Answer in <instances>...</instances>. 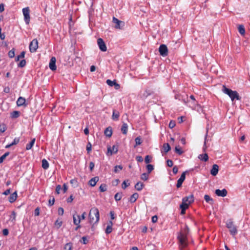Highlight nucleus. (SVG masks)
Wrapping results in <instances>:
<instances>
[{"mask_svg":"<svg viewBox=\"0 0 250 250\" xmlns=\"http://www.w3.org/2000/svg\"><path fill=\"white\" fill-rule=\"evenodd\" d=\"M177 239L180 250H185L188 245L187 233L183 231L179 232L177 235Z\"/></svg>","mask_w":250,"mask_h":250,"instance_id":"obj_1","label":"nucleus"},{"mask_svg":"<svg viewBox=\"0 0 250 250\" xmlns=\"http://www.w3.org/2000/svg\"><path fill=\"white\" fill-rule=\"evenodd\" d=\"M89 222L92 223H98L100 219L99 211L97 208H91L89 213Z\"/></svg>","mask_w":250,"mask_h":250,"instance_id":"obj_2","label":"nucleus"},{"mask_svg":"<svg viewBox=\"0 0 250 250\" xmlns=\"http://www.w3.org/2000/svg\"><path fill=\"white\" fill-rule=\"evenodd\" d=\"M223 92L227 94L231 99L232 101L234 100H240L241 97L236 91H233L231 89L227 88L225 85L223 86Z\"/></svg>","mask_w":250,"mask_h":250,"instance_id":"obj_3","label":"nucleus"},{"mask_svg":"<svg viewBox=\"0 0 250 250\" xmlns=\"http://www.w3.org/2000/svg\"><path fill=\"white\" fill-rule=\"evenodd\" d=\"M226 224L230 234L233 236H235L238 233L237 227L234 225L232 219H229Z\"/></svg>","mask_w":250,"mask_h":250,"instance_id":"obj_4","label":"nucleus"},{"mask_svg":"<svg viewBox=\"0 0 250 250\" xmlns=\"http://www.w3.org/2000/svg\"><path fill=\"white\" fill-rule=\"evenodd\" d=\"M22 13L24 16V20L27 24L30 22V10L28 7L23 8L22 9Z\"/></svg>","mask_w":250,"mask_h":250,"instance_id":"obj_5","label":"nucleus"},{"mask_svg":"<svg viewBox=\"0 0 250 250\" xmlns=\"http://www.w3.org/2000/svg\"><path fill=\"white\" fill-rule=\"evenodd\" d=\"M38 48V41L36 39L33 40L29 44V50L31 53L35 52Z\"/></svg>","mask_w":250,"mask_h":250,"instance_id":"obj_6","label":"nucleus"},{"mask_svg":"<svg viewBox=\"0 0 250 250\" xmlns=\"http://www.w3.org/2000/svg\"><path fill=\"white\" fill-rule=\"evenodd\" d=\"M160 54L163 57H166L168 55V49L166 45L162 44L159 48Z\"/></svg>","mask_w":250,"mask_h":250,"instance_id":"obj_7","label":"nucleus"},{"mask_svg":"<svg viewBox=\"0 0 250 250\" xmlns=\"http://www.w3.org/2000/svg\"><path fill=\"white\" fill-rule=\"evenodd\" d=\"M112 21L114 23H116L115 28L116 29H122L125 26V22L124 21L119 20L114 17H113Z\"/></svg>","mask_w":250,"mask_h":250,"instance_id":"obj_8","label":"nucleus"},{"mask_svg":"<svg viewBox=\"0 0 250 250\" xmlns=\"http://www.w3.org/2000/svg\"><path fill=\"white\" fill-rule=\"evenodd\" d=\"M97 43L100 49L103 51L105 52L107 50V48L106 45L104 41V40L102 38H99L97 40Z\"/></svg>","mask_w":250,"mask_h":250,"instance_id":"obj_9","label":"nucleus"},{"mask_svg":"<svg viewBox=\"0 0 250 250\" xmlns=\"http://www.w3.org/2000/svg\"><path fill=\"white\" fill-rule=\"evenodd\" d=\"M175 98L179 101H182L184 103L187 104L188 103V96L186 94L185 96L181 95V94H176L175 95Z\"/></svg>","mask_w":250,"mask_h":250,"instance_id":"obj_10","label":"nucleus"},{"mask_svg":"<svg viewBox=\"0 0 250 250\" xmlns=\"http://www.w3.org/2000/svg\"><path fill=\"white\" fill-rule=\"evenodd\" d=\"M187 171L183 172L181 174L180 177L177 181L176 187L177 188H179L182 186L183 182L184 181L186 178V173Z\"/></svg>","mask_w":250,"mask_h":250,"instance_id":"obj_11","label":"nucleus"},{"mask_svg":"<svg viewBox=\"0 0 250 250\" xmlns=\"http://www.w3.org/2000/svg\"><path fill=\"white\" fill-rule=\"evenodd\" d=\"M56 60L55 57H52L50 60L49 66L50 69L52 71L56 70L57 69V67L56 65Z\"/></svg>","mask_w":250,"mask_h":250,"instance_id":"obj_12","label":"nucleus"},{"mask_svg":"<svg viewBox=\"0 0 250 250\" xmlns=\"http://www.w3.org/2000/svg\"><path fill=\"white\" fill-rule=\"evenodd\" d=\"M227 190L224 188L222 190H220L219 189H216L215 191V193L218 196L220 197H225L227 195Z\"/></svg>","mask_w":250,"mask_h":250,"instance_id":"obj_13","label":"nucleus"},{"mask_svg":"<svg viewBox=\"0 0 250 250\" xmlns=\"http://www.w3.org/2000/svg\"><path fill=\"white\" fill-rule=\"evenodd\" d=\"M182 201L187 203L189 205L194 201V197L193 195H190L188 196L185 197L183 198Z\"/></svg>","mask_w":250,"mask_h":250,"instance_id":"obj_14","label":"nucleus"},{"mask_svg":"<svg viewBox=\"0 0 250 250\" xmlns=\"http://www.w3.org/2000/svg\"><path fill=\"white\" fill-rule=\"evenodd\" d=\"M219 171V167L216 164H214L210 170V174L213 176H216Z\"/></svg>","mask_w":250,"mask_h":250,"instance_id":"obj_15","label":"nucleus"},{"mask_svg":"<svg viewBox=\"0 0 250 250\" xmlns=\"http://www.w3.org/2000/svg\"><path fill=\"white\" fill-rule=\"evenodd\" d=\"M119 117H120L119 112L115 109H113L112 119L113 121H117L119 120Z\"/></svg>","mask_w":250,"mask_h":250,"instance_id":"obj_16","label":"nucleus"},{"mask_svg":"<svg viewBox=\"0 0 250 250\" xmlns=\"http://www.w3.org/2000/svg\"><path fill=\"white\" fill-rule=\"evenodd\" d=\"M17 191H15L14 193L11 194L8 198V201L10 203H12L14 202L17 198Z\"/></svg>","mask_w":250,"mask_h":250,"instance_id":"obj_17","label":"nucleus"},{"mask_svg":"<svg viewBox=\"0 0 250 250\" xmlns=\"http://www.w3.org/2000/svg\"><path fill=\"white\" fill-rule=\"evenodd\" d=\"M99 178L98 176L94 177L89 181L88 184L91 187H94L99 181Z\"/></svg>","mask_w":250,"mask_h":250,"instance_id":"obj_18","label":"nucleus"},{"mask_svg":"<svg viewBox=\"0 0 250 250\" xmlns=\"http://www.w3.org/2000/svg\"><path fill=\"white\" fill-rule=\"evenodd\" d=\"M107 150H108V152H110L111 155L112 154H115L118 151V146L114 145L112 146V147L111 148L110 147H108Z\"/></svg>","mask_w":250,"mask_h":250,"instance_id":"obj_19","label":"nucleus"},{"mask_svg":"<svg viewBox=\"0 0 250 250\" xmlns=\"http://www.w3.org/2000/svg\"><path fill=\"white\" fill-rule=\"evenodd\" d=\"M73 220L74 225H79L81 223V219H80L79 215L76 213L73 215Z\"/></svg>","mask_w":250,"mask_h":250,"instance_id":"obj_20","label":"nucleus"},{"mask_svg":"<svg viewBox=\"0 0 250 250\" xmlns=\"http://www.w3.org/2000/svg\"><path fill=\"white\" fill-rule=\"evenodd\" d=\"M26 102L25 99L22 97H20L17 101V104L19 106H21L25 104V103Z\"/></svg>","mask_w":250,"mask_h":250,"instance_id":"obj_21","label":"nucleus"},{"mask_svg":"<svg viewBox=\"0 0 250 250\" xmlns=\"http://www.w3.org/2000/svg\"><path fill=\"white\" fill-rule=\"evenodd\" d=\"M139 197V194L137 193H133L129 198V201L131 203H133L136 202Z\"/></svg>","mask_w":250,"mask_h":250,"instance_id":"obj_22","label":"nucleus"},{"mask_svg":"<svg viewBox=\"0 0 250 250\" xmlns=\"http://www.w3.org/2000/svg\"><path fill=\"white\" fill-rule=\"evenodd\" d=\"M20 142V138H15L13 141L10 144H8L5 146L6 148H9L11 146L18 144Z\"/></svg>","mask_w":250,"mask_h":250,"instance_id":"obj_23","label":"nucleus"},{"mask_svg":"<svg viewBox=\"0 0 250 250\" xmlns=\"http://www.w3.org/2000/svg\"><path fill=\"white\" fill-rule=\"evenodd\" d=\"M104 133L105 136L109 137H111L112 134V127L111 126H109V127H107L105 129Z\"/></svg>","mask_w":250,"mask_h":250,"instance_id":"obj_24","label":"nucleus"},{"mask_svg":"<svg viewBox=\"0 0 250 250\" xmlns=\"http://www.w3.org/2000/svg\"><path fill=\"white\" fill-rule=\"evenodd\" d=\"M198 158L202 161L207 162L208 160V156L207 153H205L200 154L198 156Z\"/></svg>","mask_w":250,"mask_h":250,"instance_id":"obj_25","label":"nucleus"},{"mask_svg":"<svg viewBox=\"0 0 250 250\" xmlns=\"http://www.w3.org/2000/svg\"><path fill=\"white\" fill-rule=\"evenodd\" d=\"M128 130V125L126 123H124L122 127H121V131L123 134L126 135L127 134Z\"/></svg>","mask_w":250,"mask_h":250,"instance_id":"obj_26","label":"nucleus"},{"mask_svg":"<svg viewBox=\"0 0 250 250\" xmlns=\"http://www.w3.org/2000/svg\"><path fill=\"white\" fill-rule=\"evenodd\" d=\"M35 141H36V139L33 138L31 140V142L29 144H27L26 145V150H28L31 149L32 148V147H33V146H34Z\"/></svg>","mask_w":250,"mask_h":250,"instance_id":"obj_27","label":"nucleus"},{"mask_svg":"<svg viewBox=\"0 0 250 250\" xmlns=\"http://www.w3.org/2000/svg\"><path fill=\"white\" fill-rule=\"evenodd\" d=\"M144 185L141 182H137L135 185V188L138 191H141L144 188Z\"/></svg>","mask_w":250,"mask_h":250,"instance_id":"obj_28","label":"nucleus"},{"mask_svg":"<svg viewBox=\"0 0 250 250\" xmlns=\"http://www.w3.org/2000/svg\"><path fill=\"white\" fill-rule=\"evenodd\" d=\"M42 166L43 169H47L49 167V164L46 159H43L42 161Z\"/></svg>","mask_w":250,"mask_h":250,"instance_id":"obj_29","label":"nucleus"},{"mask_svg":"<svg viewBox=\"0 0 250 250\" xmlns=\"http://www.w3.org/2000/svg\"><path fill=\"white\" fill-rule=\"evenodd\" d=\"M20 115V112L19 111H14L11 113V118L16 119L18 118Z\"/></svg>","mask_w":250,"mask_h":250,"instance_id":"obj_30","label":"nucleus"},{"mask_svg":"<svg viewBox=\"0 0 250 250\" xmlns=\"http://www.w3.org/2000/svg\"><path fill=\"white\" fill-rule=\"evenodd\" d=\"M73 248V244L71 242L66 243L63 248L64 250H72Z\"/></svg>","mask_w":250,"mask_h":250,"instance_id":"obj_31","label":"nucleus"},{"mask_svg":"<svg viewBox=\"0 0 250 250\" xmlns=\"http://www.w3.org/2000/svg\"><path fill=\"white\" fill-rule=\"evenodd\" d=\"M164 151L166 153L168 152L171 149L170 145L168 143H165L163 145Z\"/></svg>","mask_w":250,"mask_h":250,"instance_id":"obj_32","label":"nucleus"},{"mask_svg":"<svg viewBox=\"0 0 250 250\" xmlns=\"http://www.w3.org/2000/svg\"><path fill=\"white\" fill-rule=\"evenodd\" d=\"M153 93V92L149 89H146L144 93L143 94V97L144 98H146L148 96L151 95Z\"/></svg>","mask_w":250,"mask_h":250,"instance_id":"obj_33","label":"nucleus"},{"mask_svg":"<svg viewBox=\"0 0 250 250\" xmlns=\"http://www.w3.org/2000/svg\"><path fill=\"white\" fill-rule=\"evenodd\" d=\"M204 199L208 203H209L210 204H212L213 203V201L212 198H211L209 195H205L204 196Z\"/></svg>","mask_w":250,"mask_h":250,"instance_id":"obj_34","label":"nucleus"},{"mask_svg":"<svg viewBox=\"0 0 250 250\" xmlns=\"http://www.w3.org/2000/svg\"><path fill=\"white\" fill-rule=\"evenodd\" d=\"M239 33L244 35L245 33V29L243 25H239L238 28Z\"/></svg>","mask_w":250,"mask_h":250,"instance_id":"obj_35","label":"nucleus"},{"mask_svg":"<svg viewBox=\"0 0 250 250\" xmlns=\"http://www.w3.org/2000/svg\"><path fill=\"white\" fill-rule=\"evenodd\" d=\"M123 196L122 192H118L114 196V199L116 201H119L121 200Z\"/></svg>","mask_w":250,"mask_h":250,"instance_id":"obj_36","label":"nucleus"},{"mask_svg":"<svg viewBox=\"0 0 250 250\" xmlns=\"http://www.w3.org/2000/svg\"><path fill=\"white\" fill-rule=\"evenodd\" d=\"M135 145L134 146V147L136 146L140 145L142 144V141L141 140V137L140 136L137 137L135 139Z\"/></svg>","mask_w":250,"mask_h":250,"instance_id":"obj_37","label":"nucleus"},{"mask_svg":"<svg viewBox=\"0 0 250 250\" xmlns=\"http://www.w3.org/2000/svg\"><path fill=\"white\" fill-rule=\"evenodd\" d=\"M149 174L148 173H143L141 175V179L143 181H146L148 179Z\"/></svg>","mask_w":250,"mask_h":250,"instance_id":"obj_38","label":"nucleus"},{"mask_svg":"<svg viewBox=\"0 0 250 250\" xmlns=\"http://www.w3.org/2000/svg\"><path fill=\"white\" fill-rule=\"evenodd\" d=\"M25 52L24 51H22L20 55H19L16 57V58H15V61L18 62L20 59L24 58V56H25Z\"/></svg>","mask_w":250,"mask_h":250,"instance_id":"obj_39","label":"nucleus"},{"mask_svg":"<svg viewBox=\"0 0 250 250\" xmlns=\"http://www.w3.org/2000/svg\"><path fill=\"white\" fill-rule=\"evenodd\" d=\"M16 212L14 211L12 212L11 215L10 216V219L11 222H15L16 221Z\"/></svg>","mask_w":250,"mask_h":250,"instance_id":"obj_40","label":"nucleus"},{"mask_svg":"<svg viewBox=\"0 0 250 250\" xmlns=\"http://www.w3.org/2000/svg\"><path fill=\"white\" fill-rule=\"evenodd\" d=\"M106 185L105 184H101L99 187V190L101 192H104L107 190Z\"/></svg>","mask_w":250,"mask_h":250,"instance_id":"obj_41","label":"nucleus"},{"mask_svg":"<svg viewBox=\"0 0 250 250\" xmlns=\"http://www.w3.org/2000/svg\"><path fill=\"white\" fill-rule=\"evenodd\" d=\"M188 204H187V203L184 202L183 201H182V204L180 205L181 209H184L186 210L187 208H188Z\"/></svg>","mask_w":250,"mask_h":250,"instance_id":"obj_42","label":"nucleus"},{"mask_svg":"<svg viewBox=\"0 0 250 250\" xmlns=\"http://www.w3.org/2000/svg\"><path fill=\"white\" fill-rule=\"evenodd\" d=\"M175 151L177 154H178L179 155L182 154L184 152L182 149L179 146L175 147Z\"/></svg>","mask_w":250,"mask_h":250,"instance_id":"obj_43","label":"nucleus"},{"mask_svg":"<svg viewBox=\"0 0 250 250\" xmlns=\"http://www.w3.org/2000/svg\"><path fill=\"white\" fill-rule=\"evenodd\" d=\"M9 154L10 153L9 152H7L0 157V164L3 162L4 160L9 155Z\"/></svg>","mask_w":250,"mask_h":250,"instance_id":"obj_44","label":"nucleus"},{"mask_svg":"<svg viewBox=\"0 0 250 250\" xmlns=\"http://www.w3.org/2000/svg\"><path fill=\"white\" fill-rule=\"evenodd\" d=\"M146 168L147 170V173L149 174L154 169V167L153 165L151 164H148L146 166Z\"/></svg>","mask_w":250,"mask_h":250,"instance_id":"obj_45","label":"nucleus"},{"mask_svg":"<svg viewBox=\"0 0 250 250\" xmlns=\"http://www.w3.org/2000/svg\"><path fill=\"white\" fill-rule=\"evenodd\" d=\"M8 55L10 58H14L15 57V49L13 48L10 50L8 53Z\"/></svg>","mask_w":250,"mask_h":250,"instance_id":"obj_46","label":"nucleus"},{"mask_svg":"<svg viewBox=\"0 0 250 250\" xmlns=\"http://www.w3.org/2000/svg\"><path fill=\"white\" fill-rule=\"evenodd\" d=\"M123 169V167L121 165H117L115 166L114 172L115 173H118L119 170H121Z\"/></svg>","mask_w":250,"mask_h":250,"instance_id":"obj_47","label":"nucleus"},{"mask_svg":"<svg viewBox=\"0 0 250 250\" xmlns=\"http://www.w3.org/2000/svg\"><path fill=\"white\" fill-rule=\"evenodd\" d=\"M6 130V126L4 124L0 125V132L3 133Z\"/></svg>","mask_w":250,"mask_h":250,"instance_id":"obj_48","label":"nucleus"},{"mask_svg":"<svg viewBox=\"0 0 250 250\" xmlns=\"http://www.w3.org/2000/svg\"><path fill=\"white\" fill-rule=\"evenodd\" d=\"M116 81H111L109 79H108L106 80V83L109 85L110 86H113L114 84H115Z\"/></svg>","mask_w":250,"mask_h":250,"instance_id":"obj_49","label":"nucleus"},{"mask_svg":"<svg viewBox=\"0 0 250 250\" xmlns=\"http://www.w3.org/2000/svg\"><path fill=\"white\" fill-rule=\"evenodd\" d=\"M26 65V61L25 60H22L20 63L18 64L19 67H23Z\"/></svg>","mask_w":250,"mask_h":250,"instance_id":"obj_50","label":"nucleus"},{"mask_svg":"<svg viewBox=\"0 0 250 250\" xmlns=\"http://www.w3.org/2000/svg\"><path fill=\"white\" fill-rule=\"evenodd\" d=\"M152 157L149 155H146L145 158V162L146 164H148L151 162Z\"/></svg>","mask_w":250,"mask_h":250,"instance_id":"obj_51","label":"nucleus"},{"mask_svg":"<svg viewBox=\"0 0 250 250\" xmlns=\"http://www.w3.org/2000/svg\"><path fill=\"white\" fill-rule=\"evenodd\" d=\"M176 125L175 122L173 120H171L169 123L168 126L170 128H174Z\"/></svg>","mask_w":250,"mask_h":250,"instance_id":"obj_52","label":"nucleus"},{"mask_svg":"<svg viewBox=\"0 0 250 250\" xmlns=\"http://www.w3.org/2000/svg\"><path fill=\"white\" fill-rule=\"evenodd\" d=\"M112 227L107 226L105 229V233L106 234H109L112 232Z\"/></svg>","mask_w":250,"mask_h":250,"instance_id":"obj_53","label":"nucleus"},{"mask_svg":"<svg viewBox=\"0 0 250 250\" xmlns=\"http://www.w3.org/2000/svg\"><path fill=\"white\" fill-rule=\"evenodd\" d=\"M70 183L75 187H77L78 186V181L76 179H71L70 180Z\"/></svg>","mask_w":250,"mask_h":250,"instance_id":"obj_54","label":"nucleus"},{"mask_svg":"<svg viewBox=\"0 0 250 250\" xmlns=\"http://www.w3.org/2000/svg\"><path fill=\"white\" fill-rule=\"evenodd\" d=\"M130 185V183H128V184L126 183V181H124L122 185V188L123 189H125L127 187H128Z\"/></svg>","mask_w":250,"mask_h":250,"instance_id":"obj_55","label":"nucleus"},{"mask_svg":"<svg viewBox=\"0 0 250 250\" xmlns=\"http://www.w3.org/2000/svg\"><path fill=\"white\" fill-rule=\"evenodd\" d=\"M92 149V146L90 142H88L86 146V150L87 153H89Z\"/></svg>","mask_w":250,"mask_h":250,"instance_id":"obj_56","label":"nucleus"},{"mask_svg":"<svg viewBox=\"0 0 250 250\" xmlns=\"http://www.w3.org/2000/svg\"><path fill=\"white\" fill-rule=\"evenodd\" d=\"M54 202H55V199L53 197L52 199H50L48 201V206L51 207L52 206H53L54 205Z\"/></svg>","mask_w":250,"mask_h":250,"instance_id":"obj_57","label":"nucleus"},{"mask_svg":"<svg viewBox=\"0 0 250 250\" xmlns=\"http://www.w3.org/2000/svg\"><path fill=\"white\" fill-rule=\"evenodd\" d=\"M55 225L58 226V228H59L62 225V221L57 219L55 222Z\"/></svg>","mask_w":250,"mask_h":250,"instance_id":"obj_58","label":"nucleus"},{"mask_svg":"<svg viewBox=\"0 0 250 250\" xmlns=\"http://www.w3.org/2000/svg\"><path fill=\"white\" fill-rule=\"evenodd\" d=\"M58 214L60 215H62L63 214L64 210L63 208L62 207H60L58 210Z\"/></svg>","mask_w":250,"mask_h":250,"instance_id":"obj_59","label":"nucleus"},{"mask_svg":"<svg viewBox=\"0 0 250 250\" xmlns=\"http://www.w3.org/2000/svg\"><path fill=\"white\" fill-rule=\"evenodd\" d=\"M82 241L81 242L83 244H86L88 242V240L85 236H83L82 238Z\"/></svg>","mask_w":250,"mask_h":250,"instance_id":"obj_60","label":"nucleus"},{"mask_svg":"<svg viewBox=\"0 0 250 250\" xmlns=\"http://www.w3.org/2000/svg\"><path fill=\"white\" fill-rule=\"evenodd\" d=\"M61 189H62V187L61 185H58L56 186V192L57 194H60V191Z\"/></svg>","mask_w":250,"mask_h":250,"instance_id":"obj_61","label":"nucleus"},{"mask_svg":"<svg viewBox=\"0 0 250 250\" xmlns=\"http://www.w3.org/2000/svg\"><path fill=\"white\" fill-rule=\"evenodd\" d=\"M167 164L168 167H172V166L173 165V163L172 160H167Z\"/></svg>","mask_w":250,"mask_h":250,"instance_id":"obj_62","label":"nucleus"},{"mask_svg":"<svg viewBox=\"0 0 250 250\" xmlns=\"http://www.w3.org/2000/svg\"><path fill=\"white\" fill-rule=\"evenodd\" d=\"M110 217H111V220H114L115 217H116V215L115 214V212L114 211H110Z\"/></svg>","mask_w":250,"mask_h":250,"instance_id":"obj_63","label":"nucleus"},{"mask_svg":"<svg viewBox=\"0 0 250 250\" xmlns=\"http://www.w3.org/2000/svg\"><path fill=\"white\" fill-rule=\"evenodd\" d=\"M136 160L138 162H142L143 161V158L141 156H137L136 157Z\"/></svg>","mask_w":250,"mask_h":250,"instance_id":"obj_64","label":"nucleus"}]
</instances>
